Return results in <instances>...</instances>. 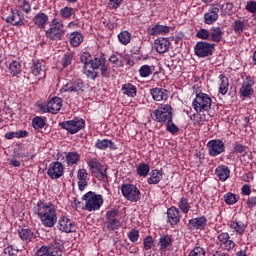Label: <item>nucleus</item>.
Segmentation results:
<instances>
[{
    "label": "nucleus",
    "instance_id": "1a4fd4ad",
    "mask_svg": "<svg viewBox=\"0 0 256 256\" xmlns=\"http://www.w3.org/2000/svg\"><path fill=\"white\" fill-rule=\"evenodd\" d=\"M207 147L210 157H217V155L225 153V142L220 139L210 140Z\"/></svg>",
    "mask_w": 256,
    "mask_h": 256
},
{
    "label": "nucleus",
    "instance_id": "ddd939ff",
    "mask_svg": "<svg viewBox=\"0 0 256 256\" xmlns=\"http://www.w3.org/2000/svg\"><path fill=\"white\" fill-rule=\"evenodd\" d=\"M58 227L59 230L62 231L63 233H73L75 232V222L73 220L67 218V216H63L60 218L58 222Z\"/></svg>",
    "mask_w": 256,
    "mask_h": 256
},
{
    "label": "nucleus",
    "instance_id": "864d4df0",
    "mask_svg": "<svg viewBox=\"0 0 256 256\" xmlns=\"http://www.w3.org/2000/svg\"><path fill=\"white\" fill-rule=\"evenodd\" d=\"M166 131H168V133H171V135H177V133H179V127L177 125H175V123H173V121L167 122L166 123Z\"/></svg>",
    "mask_w": 256,
    "mask_h": 256
},
{
    "label": "nucleus",
    "instance_id": "f8f14e48",
    "mask_svg": "<svg viewBox=\"0 0 256 256\" xmlns=\"http://www.w3.org/2000/svg\"><path fill=\"white\" fill-rule=\"evenodd\" d=\"M217 239V245H219L221 249H225L226 251H231V249H235V242L233 240H229V233H220L217 236Z\"/></svg>",
    "mask_w": 256,
    "mask_h": 256
},
{
    "label": "nucleus",
    "instance_id": "5fc2aeb1",
    "mask_svg": "<svg viewBox=\"0 0 256 256\" xmlns=\"http://www.w3.org/2000/svg\"><path fill=\"white\" fill-rule=\"evenodd\" d=\"M73 61V54L72 53H66L62 58V67H69L71 62Z\"/></svg>",
    "mask_w": 256,
    "mask_h": 256
},
{
    "label": "nucleus",
    "instance_id": "423d86ee",
    "mask_svg": "<svg viewBox=\"0 0 256 256\" xmlns=\"http://www.w3.org/2000/svg\"><path fill=\"white\" fill-rule=\"evenodd\" d=\"M121 192L123 197H125L127 201H131V203H137V201L141 200V191L133 184H123Z\"/></svg>",
    "mask_w": 256,
    "mask_h": 256
},
{
    "label": "nucleus",
    "instance_id": "473e14b6",
    "mask_svg": "<svg viewBox=\"0 0 256 256\" xmlns=\"http://www.w3.org/2000/svg\"><path fill=\"white\" fill-rule=\"evenodd\" d=\"M83 41V34L79 32H72L70 34V45L72 47H79Z\"/></svg>",
    "mask_w": 256,
    "mask_h": 256
},
{
    "label": "nucleus",
    "instance_id": "4be33fe9",
    "mask_svg": "<svg viewBox=\"0 0 256 256\" xmlns=\"http://www.w3.org/2000/svg\"><path fill=\"white\" fill-rule=\"evenodd\" d=\"M150 93L154 101H167V90L163 88H152Z\"/></svg>",
    "mask_w": 256,
    "mask_h": 256
},
{
    "label": "nucleus",
    "instance_id": "5701e85b",
    "mask_svg": "<svg viewBox=\"0 0 256 256\" xmlns=\"http://www.w3.org/2000/svg\"><path fill=\"white\" fill-rule=\"evenodd\" d=\"M210 41L214 43H221V41H223V30L221 27L214 26L210 29Z\"/></svg>",
    "mask_w": 256,
    "mask_h": 256
},
{
    "label": "nucleus",
    "instance_id": "0e129e2a",
    "mask_svg": "<svg viewBox=\"0 0 256 256\" xmlns=\"http://www.w3.org/2000/svg\"><path fill=\"white\" fill-rule=\"evenodd\" d=\"M233 153H247V147L243 146V144L236 143L233 148Z\"/></svg>",
    "mask_w": 256,
    "mask_h": 256
},
{
    "label": "nucleus",
    "instance_id": "a18cd8bd",
    "mask_svg": "<svg viewBox=\"0 0 256 256\" xmlns=\"http://www.w3.org/2000/svg\"><path fill=\"white\" fill-rule=\"evenodd\" d=\"M233 29L235 33H238L239 35H241V33L245 31V22H243L242 20L234 21Z\"/></svg>",
    "mask_w": 256,
    "mask_h": 256
},
{
    "label": "nucleus",
    "instance_id": "774afa93",
    "mask_svg": "<svg viewBox=\"0 0 256 256\" xmlns=\"http://www.w3.org/2000/svg\"><path fill=\"white\" fill-rule=\"evenodd\" d=\"M47 251H49V247L42 246L37 250V252L33 256H47Z\"/></svg>",
    "mask_w": 256,
    "mask_h": 256
},
{
    "label": "nucleus",
    "instance_id": "c9c22d12",
    "mask_svg": "<svg viewBox=\"0 0 256 256\" xmlns=\"http://www.w3.org/2000/svg\"><path fill=\"white\" fill-rule=\"evenodd\" d=\"M161 171L159 170H152L150 177L148 178L149 185H157L159 181H161Z\"/></svg>",
    "mask_w": 256,
    "mask_h": 256
},
{
    "label": "nucleus",
    "instance_id": "c85d7f7f",
    "mask_svg": "<svg viewBox=\"0 0 256 256\" xmlns=\"http://www.w3.org/2000/svg\"><path fill=\"white\" fill-rule=\"evenodd\" d=\"M95 147L97 149H101L102 151H105L109 147V149H117V146H115V143L111 140L103 139V140H97L95 143Z\"/></svg>",
    "mask_w": 256,
    "mask_h": 256
},
{
    "label": "nucleus",
    "instance_id": "13d9d810",
    "mask_svg": "<svg viewBox=\"0 0 256 256\" xmlns=\"http://www.w3.org/2000/svg\"><path fill=\"white\" fill-rule=\"evenodd\" d=\"M104 61L105 59L101 60V58H92V60L90 61L91 69H99V67L102 66Z\"/></svg>",
    "mask_w": 256,
    "mask_h": 256
},
{
    "label": "nucleus",
    "instance_id": "e433bc0d",
    "mask_svg": "<svg viewBox=\"0 0 256 256\" xmlns=\"http://www.w3.org/2000/svg\"><path fill=\"white\" fill-rule=\"evenodd\" d=\"M88 167H90L91 173H95V171H101L104 166L96 158H92L88 161Z\"/></svg>",
    "mask_w": 256,
    "mask_h": 256
},
{
    "label": "nucleus",
    "instance_id": "7c9ffc66",
    "mask_svg": "<svg viewBox=\"0 0 256 256\" xmlns=\"http://www.w3.org/2000/svg\"><path fill=\"white\" fill-rule=\"evenodd\" d=\"M123 95L127 97H136L137 96V87L131 83H126L122 86Z\"/></svg>",
    "mask_w": 256,
    "mask_h": 256
},
{
    "label": "nucleus",
    "instance_id": "0eeeda50",
    "mask_svg": "<svg viewBox=\"0 0 256 256\" xmlns=\"http://www.w3.org/2000/svg\"><path fill=\"white\" fill-rule=\"evenodd\" d=\"M215 51V44L200 41L194 46V53L197 57H209Z\"/></svg>",
    "mask_w": 256,
    "mask_h": 256
},
{
    "label": "nucleus",
    "instance_id": "f3484780",
    "mask_svg": "<svg viewBox=\"0 0 256 256\" xmlns=\"http://www.w3.org/2000/svg\"><path fill=\"white\" fill-rule=\"evenodd\" d=\"M154 121L157 123H171L173 121V113H167L159 110L154 111Z\"/></svg>",
    "mask_w": 256,
    "mask_h": 256
},
{
    "label": "nucleus",
    "instance_id": "dca6fc26",
    "mask_svg": "<svg viewBox=\"0 0 256 256\" xmlns=\"http://www.w3.org/2000/svg\"><path fill=\"white\" fill-rule=\"evenodd\" d=\"M6 23L21 27V25H23V14L17 9L12 10V14L6 18Z\"/></svg>",
    "mask_w": 256,
    "mask_h": 256
},
{
    "label": "nucleus",
    "instance_id": "603ef678",
    "mask_svg": "<svg viewBox=\"0 0 256 256\" xmlns=\"http://www.w3.org/2000/svg\"><path fill=\"white\" fill-rule=\"evenodd\" d=\"M153 73V70L151 69V66L149 65H143L139 69V75L140 77H149Z\"/></svg>",
    "mask_w": 256,
    "mask_h": 256
},
{
    "label": "nucleus",
    "instance_id": "393cba45",
    "mask_svg": "<svg viewBox=\"0 0 256 256\" xmlns=\"http://www.w3.org/2000/svg\"><path fill=\"white\" fill-rule=\"evenodd\" d=\"M173 243V237L169 234L162 235L159 238L160 251H167Z\"/></svg>",
    "mask_w": 256,
    "mask_h": 256
},
{
    "label": "nucleus",
    "instance_id": "37998d69",
    "mask_svg": "<svg viewBox=\"0 0 256 256\" xmlns=\"http://www.w3.org/2000/svg\"><path fill=\"white\" fill-rule=\"evenodd\" d=\"M143 247L145 251H149V249H153L155 247V240L153 236H146L143 240Z\"/></svg>",
    "mask_w": 256,
    "mask_h": 256
},
{
    "label": "nucleus",
    "instance_id": "39448f33",
    "mask_svg": "<svg viewBox=\"0 0 256 256\" xmlns=\"http://www.w3.org/2000/svg\"><path fill=\"white\" fill-rule=\"evenodd\" d=\"M59 127L65 129L70 135H75V133H79L81 129H85V121L82 118L76 117L73 120L61 122Z\"/></svg>",
    "mask_w": 256,
    "mask_h": 256
},
{
    "label": "nucleus",
    "instance_id": "58836bf2",
    "mask_svg": "<svg viewBox=\"0 0 256 256\" xmlns=\"http://www.w3.org/2000/svg\"><path fill=\"white\" fill-rule=\"evenodd\" d=\"M118 40L122 45H129L131 43V34L127 31H122L118 34Z\"/></svg>",
    "mask_w": 256,
    "mask_h": 256
},
{
    "label": "nucleus",
    "instance_id": "f257e3e1",
    "mask_svg": "<svg viewBox=\"0 0 256 256\" xmlns=\"http://www.w3.org/2000/svg\"><path fill=\"white\" fill-rule=\"evenodd\" d=\"M34 213L37 215L44 227H55L57 223V209L51 202L39 201L34 207Z\"/></svg>",
    "mask_w": 256,
    "mask_h": 256
},
{
    "label": "nucleus",
    "instance_id": "4468645a",
    "mask_svg": "<svg viewBox=\"0 0 256 256\" xmlns=\"http://www.w3.org/2000/svg\"><path fill=\"white\" fill-rule=\"evenodd\" d=\"M253 85H255V82L251 77H246V79L243 81L242 87L240 88V94L242 97H251L253 95Z\"/></svg>",
    "mask_w": 256,
    "mask_h": 256
},
{
    "label": "nucleus",
    "instance_id": "3c124183",
    "mask_svg": "<svg viewBox=\"0 0 256 256\" xmlns=\"http://www.w3.org/2000/svg\"><path fill=\"white\" fill-rule=\"evenodd\" d=\"M91 54L89 52H83V54L80 57V61L81 63H83V69H85V67H89V65L91 64Z\"/></svg>",
    "mask_w": 256,
    "mask_h": 256
},
{
    "label": "nucleus",
    "instance_id": "7ed1b4c3",
    "mask_svg": "<svg viewBox=\"0 0 256 256\" xmlns=\"http://www.w3.org/2000/svg\"><path fill=\"white\" fill-rule=\"evenodd\" d=\"M65 35V25L59 18L52 20L51 27L46 31V37L52 41H59Z\"/></svg>",
    "mask_w": 256,
    "mask_h": 256
},
{
    "label": "nucleus",
    "instance_id": "6e6552de",
    "mask_svg": "<svg viewBox=\"0 0 256 256\" xmlns=\"http://www.w3.org/2000/svg\"><path fill=\"white\" fill-rule=\"evenodd\" d=\"M117 215H119V210H109L106 212V227L109 231H117L121 227V221L117 219Z\"/></svg>",
    "mask_w": 256,
    "mask_h": 256
},
{
    "label": "nucleus",
    "instance_id": "6e6d98bb",
    "mask_svg": "<svg viewBox=\"0 0 256 256\" xmlns=\"http://www.w3.org/2000/svg\"><path fill=\"white\" fill-rule=\"evenodd\" d=\"M84 74L89 78L95 81L97 77H99V72L95 71L94 69L88 70L87 67L83 68Z\"/></svg>",
    "mask_w": 256,
    "mask_h": 256
},
{
    "label": "nucleus",
    "instance_id": "680f3d73",
    "mask_svg": "<svg viewBox=\"0 0 256 256\" xmlns=\"http://www.w3.org/2000/svg\"><path fill=\"white\" fill-rule=\"evenodd\" d=\"M245 9L248 13H256V1L252 0L247 2Z\"/></svg>",
    "mask_w": 256,
    "mask_h": 256
},
{
    "label": "nucleus",
    "instance_id": "b1692460",
    "mask_svg": "<svg viewBox=\"0 0 256 256\" xmlns=\"http://www.w3.org/2000/svg\"><path fill=\"white\" fill-rule=\"evenodd\" d=\"M171 31V28L169 26L156 24L154 27L149 28V35L155 36V35H165V33H169Z\"/></svg>",
    "mask_w": 256,
    "mask_h": 256
},
{
    "label": "nucleus",
    "instance_id": "09e8293b",
    "mask_svg": "<svg viewBox=\"0 0 256 256\" xmlns=\"http://www.w3.org/2000/svg\"><path fill=\"white\" fill-rule=\"evenodd\" d=\"M18 7L24 11V13H31V4L27 0H17Z\"/></svg>",
    "mask_w": 256,
    "mask_h": 256
},
{
    "label": "nucleus",
    "instance_id": "aec40b11",
    "mask_svg": "<svg viewBox=\"0 0 256 256\" xmlns=\"http://www.w3.org/2000/svg\"><path fill=\"white\" fill-rule=\"evenodd\" d=\"M219 19V8L218 7H213L210 9L208 13L204 15V23L206 25H213L215 21Z\"/></svg>",
    "mask_w": 256,
    "mask_h": 256
},
{
    "label": "nucleus",
    "instance_id": "de8ad7c7",
    "mask_svg": "<svg viewBox=\"0 0 256 256\" xmlns=\"http://www.w3.org/2000/svg\"><path fill=\"white\" fill-rule=\"evenodd\" d=\"M32 127H34L35 129H43V127H45V119L36 116L32 120Z\"/></svg>",
    "mask_w": 256,
    "mask_h": 256
},
{
    "label": "nucleus",
    "instance_id": "4c0bfd02",
    "mask_svg": "<svg viewBox=\"0 0 256 256\" xmlns=\"http://www.w3.org/2000/svg\"><path fill=\"white\" fill-rule=\"evenodd\" d=\"M9 72L13 77L19 75L21 73V64L17 60L12 61L9 65Z\"/></svg>",
    "mask_w": 256,
    "mask_h": 256
},
{
    "label": "nucleus",
    "instance_id": "2eb2a0df",
    "mask_svg": "<svg viewBox=\"0 0 256 256\" xmlns=\"http://www.w3.org/2000/svg\"><path fill=\"white\" fill-rule=\"evenodd\" d=\"M85 87V84H83L82 80H76L74 82L67 83L63 89L64 91L70 92V93H83V88Z\"/></svg>",
    "mask_w": 256,
    "mask_h": 256
},
{
    "label": "nucleus",
    "instance_id": "49530a36",
    "mask_svg": "<svg viewBox=\"0 0 256 256\" xmlns=\"http://www.w3.org/2000/svg\"><path fill=\"white\" fill-rule=\"evenodd\" d=\"M196 37L198 39H203V40L209 39L211 41L210 31L205 28H201L200 30H198V32L196 33Z\"/></svg>",
    "mask_w": 256,
    "mask_h": 256
},
{
    "label": "nucleus",
    "instance_id": "bf43d9fd",
    "mask_svg": "<svg viewBox=\"0 0 256 256\" xmlns=\"http://www.w3.org/2000/svg\"><path fill=\"white\" fill-rule=\"evenodd\" d=\"M189 256H205V249L202 247H195L190 251Z\"/></svg>",
    "mask_w": 256,
    "mask_h": 256
},
{
    "label": "nucleus",
    "instance_id": "c03bdc74",
    "mask_svg": "<svg viewBox=\"0 0 256 256\" xmlns=\"http://www.w3.org/2000/svg\"><path fill=\"white\" fill-rule=\"evenodd\" d=\"M74 13L75 9L71 7H64L60 10V17H62V19H69Z\"/></svg>",
    "mask_w": 256,
    "mask_h": 256
},
{
    "label": "nucleus",
    "instance_id": "c756f323",
    "mask_svg": "<svg viewBox=\"0 0 256 256\" xmlns=\"http://www.w3.org/2000/svg\"><path fill=\"white\" fill-rule=\"evenodd\" d=\"M219 79H220L219 93H221V95H227V91H229V78H227L225 74H220Z\"/></svg>",
    "mask_w": 256,
    "mask_h": 256
},
{
    "label": "nucleus",
    "instance_id": "9d476101",
    "mask_svg": "<svg viewBox=\"0 0 256 256\" xmlns=\"http://www.w3.org/2000/svg\"><path fill=\"white\" fill-rule=\"evenodd\" d=\"M30 71L34 77H37L38 81H41V79H45L47 75V67L43 62L39 60H33L32 65L30 67Z\"/></svg>",
    "mask_w": 256,
    "mask_h": 256
},
{
    "label": "nucleus",
    "instance_id": "f03ea898",
    "mask_svg": "<svg viewBox=\"0 0 256 256\" xmlns=\"http://www.w3.org/2000/svg\"><path fill=\"white\" fill-rule=\"evenodd\" d=\"M82 199L85 201V211H99L103 205V196L93 191L87 192Z\"/></svg>",
    "mask_w": 256,
    "mask_h": 256
},
{
    "label": "nucleus",
    "instance_id": "cd10ccee",
    "mask_svg": "<svg viewBox=\"0 0 256 256\" xmlns=\"http://www.w3.org/2000/svg\"><path fill=\"white\" fill-rule=\"evenodd\" d=\"M217 177L220 179V181H227V178L230 177L231 171L229 170V167L227 166H218L215 171Z\"/></svg>",
    "mask_w": 256,
    "mask_h": 256
},
{
    "label": "nucleus",
    "instance_id": "6ab92c4d",
    "mask_svg": "<svg viewBox=\"0 0 256 256\" xmlns=\"http://www.w3.org/2000/svg\"><path fill=\"white\" fill-rule=\"evenodd\" d=\"M167 217L170 225H177L181 221V215H179V209L177 207L168 208Z\"/></svg>",
    "mask_w": 256,
    "mask_h": 256
},
{
    "label": "nucleus",
    "instance_id": "a878e982",
    "mask_svg": "<svg viewBox=\"0 0 256 256\" xmlns=\"http://www.w3.org/2000/svg\"><path fill=\"white\" fill-rule=\"evenodd\" d=\"M49 21V16L47 14L41 12L38 13L34 18H33V23L37 25L40 29H45V25H47V22Z\"/></svg>",
    "mask_w": 256,
    "mask_h": 256
},
{
    "label": "nucleus",
    "instance_id": "bb28decb",
    "mask_svg": "<svg viewBox=\"0 0 256 256\" xmlns=\"http://www.w3.org/2000/svg\"><path fill=\"white\" fill-rule=\"evenodd\" d=\"M189 224L194 227V229H200L203 231V229L207 227V218H205V216L193 218L190 220Z\"/></svg>",
    "mask_w": 256,
    "mask_h": 256
},
{
    "label": "nucleus",
    "instance_id": "72a5a7b5",
    "mask_svg": "<svg viewBox=\"0 0 256 256\" xmlns=\"http://www.w3.org/2000/svg\"><path fill=\"white\" fill-rule=\"evenodd\" d=\"M246 228L247 226L242 221H233L230 224V229H233L234 233H238V235H243Z\"/></svg>",
    "mask_w": 256,
    "mask_h": 256
},
{
    "label": "nucleus",
    "instance_id": "f704fd0d",
    "mask_svg": "<svg viewBox=\"0 0 256 256\" xmlns=\"http://www.w3.org/2000/svg\"><path fill=\"white\" fill-rule=\"evenodd\" d=\"M65 158L68 165H77V163H79V159H81V156L77 152H68L66 153Z\"/></svg>",
    "mask_w": 256,
    "mask_h": 256
},
{
    "label": "nucleus",
    "instance_id": "412c9836",
    "mask_svg": "<svg viewBox=\"0 0 256 256\" xmlns=\"http://www.w3.org/2000/svg\"><path fill=\"white\" fill-rule=\"evenodd\" d=\"M48 104L50 108V113H52L53 115H57V113L61 111V107H63V99L59 97H54L48 102Z\"/></svg>",
    "mask_w": 256,
    "mask_h": 256
},
{
    "label": "nucleus",
    "instance_id": "a19ab883",
    "mask_svg": "<svg viewBox=\"0 0 256 256\" xmlns=\"http://www.w3.org/2000/svg\"><path fill=\"white\" fill-rule=\"evenodd\" d=\"M150 168L146 163H140L137 167V173L140 177H147L149 175Z\"/></svg>",
    "mask_w": 256,
    "mask_h": 256
},
{
    "label": "nucleus",
    "instance_id": "4d7b16f0",
    "mask_svg": "<svg viewBox=\"0 0 256 256\" xmlns=\"http://www.w3.org/2000/svg\"><path fill=\"white\" fill-rule=\"evenodd\" d=\"M128 238L130 239V241L132 243H137V241H139V230L137 229H132L129 233H128Z\"/></svg>",
    "mask_w": 256,
    "mask_h": 256
},
{
    "label": "nucleus",
    "instance_id": "2f4dec72",
    "mask_svg": "<svg viewBox=\"0 0 256 256\" xmlns=\"http://www.w3.org/2000/svg\"><path fill=\"white\" fill-rule=\"evenodd\" d=\"M19 237L22 239V241H26V243H29V241H33L37 236H35V233L31 231V229H21L19 231Z\"/></svg>",
    "mask_w": 256,
    "mask_h": 256
},
{
    "label": "nucleus",
    "instance_id": "a211bd4d",
    "mask_svg": "<svg viewBox=\"0 0 256 256\" xmlns=\"http://www.w3.org/2000/svg\"><path fill=\"white\" fill-rule=\"evenodd\" d=\"M154 45L157 53H167L171 47V42L167 38H159L155 40Z\"/></svg>",
    "mask_w": 256,
    "mask_h": 256
},
{
    "label": "nucleus",
    "instance_id": "052dcab7",
    "mask_svg": "<svg viewBox=\"0 0 256 256\" xmlns=\"http://www.w3.org/2000/svg\"><path fill=\"white\" fill-rule=\"evenodd\" d=\"M123 0H108L109 9H119Z\"/></svg>",
    "mask_w": 256,
    "mask_h": 256
},
{
    "label": "nucleus",
    "instance_id": "20e7f679",
    "mask_svg": "<svg viewBox=\"0 0 256 256\" xmlns=\"http://www.w3.org/2000/svg\"><path fill=\"white\" fill-rule=\"evenodd\" d=\"M211 97L205 93L196 94V98L192 102L193 109L196 113H202V111H209L211 109Z\"/></svg>",
    "mask_w": 256,
    "mask_h": 256
},
{
    "label": "nucleus",
    "instance_id": "ea45409f",
    "mask_svg": "<svg viewBox=\"0 0 256 256\" xmlns=\"http://www.w3.org/2000/svg\"><path fill=\"white\" fill-rule=\"evenodd\" d=\"M92 175L96 177L98 181H105V179H107V168H100V170L92 172Z\"/></svg>",
    "mask_w": 256,
    "mask_h": 256
},
{
    "label": "nucleus",
    "instance_id": "8fccbe9b",
    "mask_svg": "<svg viewBox=\"0 0 256 256\" xmlns=\"http://www.w3.org/2000/svg\"><path fill=\"white\" fill-rule=\"evenodd\" d=\"M179 209L183 213H189V209H191V206L189 205L187 198H185V197L181 198V200L179 202Z\"/></svg>",
    "mask_w": 256,
    "mask_h": 256
},
{
    "label": "nucleus",
    "instance_id": "e2e57ef3",
    "mask_svg": "<svg viewBox=\"0 0 256 256\" xmlns=\"http://www.w3.org/2000/svg\"><path fill=\"white\" fill-rule=\"evenodd\" d=\"M233 3L231 2H228V3H225L221 6V9L222 11L225 13V15H229V13H231V11H233Z\"/></svg>",
    "mask_w": 256,
    "mask_h": 256
},
{
    "label": "nucleus",
    "instance_id": "9b49d317",
    "mask_svg": "<svg viewBox=\"0 0 256 256\" xmlns=\"http://www.w3.org/2000/svg\"><path fill=\"white\" fill-rule=\"evenodd\" d=\"M63 173H65V167L61 162H52L47 171L50 179H59L63 177Z\"/></svg>",
    "mask_w": 256,
    "mask_h": 256
},
{
    "label": "nucleus",
    "instance_id": "79ce46f5",
    "mask_svg": "<svg viewBox=\"0 0 256 256\" xmlns=\"http://www.w3.org/2000/svg\"><path fill=\"white\" fill-rule=\"evenodd\" d=\"M224 201L226 205H235L239 201V197L237 195L229 192L224 195Z\"/></svg>",
    "mask_w": 256,
    "mask_h": 256
},
{
    "label": "nucleus",
    "instance_id": "338daca9",
    "mask_svg": "<svg viewBox=\"0 0 256 256\" xmlns=\"http://www.w3.org/2000/svg\"><path fill=\"white\" fill-rule=\"evenodd\" d=\"M156 111H162V113H173V108L169 104L161 105Z\"/></svg>",
    "mask_w": 256,
    "mask_h": 256
},
{
    "label": "nucleus",
    "instance_id": "69168bd1",
    "mask_svg": "<svg viewBox=\"0 0 256 256\" xmlns=\"http://www.w3.org/2000/svg\"><path fill=\"white\" fill-rule=\"evenodd\" d=\"M100 71H101V75L102 77L109 79V74L107 73V71H109V65H107L105 63V61L103 62V64L100 66Z\"/></svg>",
    "mask_w": 256,
    "mask_h": 256
}]
</instances>
